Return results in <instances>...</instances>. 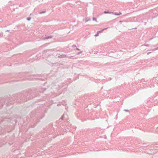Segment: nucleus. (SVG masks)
Instances as JSON below:
<instances>
[{"instance_id":"1","label":"nucleus","mask_w":158,"mask_h":158,"mask_svg":"<svg viewBox=\"0 0 158 158\" xmlns=\"http://www.w3.org/2000/svg\"><path fill=\"white\" fill-rule=\"evenodd\" d=\"M104 14H110V12H106V11H104Z\"/></svg>"},{"instance_id":"2","label":"nucleus","mask_w":158,"mask_h":158,"mask_svg":"<svg viewBox=\"0 0 158 158\" xmlns=\"http://www.w3.org/2000/svg\"><path fill=\"white\" fill-rule=\"evenodd\" d=\"M93 20H94V21H96V22H97V20L96 19V18H93Z\"/></svg>"},{"instance_id":"3","label":"nucleus","mask_w":158,"mask_h":158,"mask_svg":"<svg viewBox=\"0 0 158 158\" xmlns=\"http://www.w3.org/2000/svg\"><path fill=\"white\" fill-rule=\"evenodd\" d=\"M124 110L126 112H129V110Z\"/></svg>"},{"instance_id":"4","label":"nucleus","mask_w":158,"mask_h":158,"mask_svg":"<svg viewBox=\"0 0 158 158\" xmlns=\"http://www.w3.org/2000/svg\"><path fill=\"white\" fill-rule=\"evenodd\" d=\"M121 14V13H120V14H114V15H120Z\"/></svg>"},{"instance_id":"5","label":"nucleus","mask_w":158,"mask_h":158,"mask_svg":"<svg viewBox=\"0 0 158 158\" xmlns=\"http://www.w3.org/2000/svg\"><path fill=\"white\" fill-rule=\"evenodd\" d=\"M27 20H30V19H28L27 18Z\"/></svg>"}]
</instances>
